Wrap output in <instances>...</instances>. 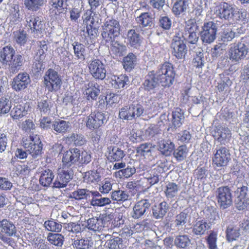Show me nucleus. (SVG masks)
<instances>
[{
  "label": "nucleus",
  "instance_id": "nucleus-1",
  "mask_svg": "<svg viewBox=\"0 0 249 249\" xmlns=\"http://www.w3.org/2000/svg\"><path fill=\"white\" fill-rule=\"evenodd\" d=\"M80 149L77 148H71L63 153L62 165L58 170L60 184L59 187L66 186L72 179L73 169L78 165Z\"/></svg>",
  "mask_w": 249,
  "mask_h": 249
},
{
  "label": "nucleus",
  "instance_id": "nucleus-2",
  "mask_svg": "<svg viewBox=\"0 0 249 249\" xmlns=\"http://www.w3.org/2000/svg\"><path fill=\"white\" fill-rule=\"evenodd\" d=\"M216 17L221 20L231 21L234 23L245 24L248 22L246 18L247 12L240 11L232 4L221 2L214 9Z\"/></svg>",
  "mask_w": 249,
  "mask_h": 249
},
{
  "label": "nucleus",
  "instance_id": "nucleus-3",
  "mask_svg": "<svg viewBox=\"0 0 249 249\" xmlns=\"http://www.w3.org/2000/svg\"><path fill=\"white\" fill-rule=\"evenodd\" d=\"M0 62L3 66H8L9 71L14 74L21 69L24 58L21 54H16L13 47L7 45L0 50Z\"/></svg>",
  "mask_w": 249,
  "mask_h": 249
},
{
  "label": "nucleus",
  "instance_id": "nucleus-4",
  "mask_svg": "<svg viewBox=\"0 0 249 249\" xmlns=\"http://www.w3.org/2000/svg\"><path fill=\"white\" fill-rule=\"evenodd\" d=\"M121 25L119 21L111 18L105 20L102 26L101 36L106 43H112L120 35Z\"/></svg>",
  "mask_w": 249,
  "mask_h": 249
},
{
  "label": "nucleus",
  "instance_id": "nucleus-5",
  "mask_svg": "<svg viewBox=\"0 0 249 249\" xmlns=\"http://www.w3.org/2000/svg\"><path fill=\"white\" fill-rule=\"evenodd\" d=\"M158 80L164 88H169L173 85L176 73L173 64L168 61L161 64L155 71Z\"/></svg>",
  "mask_w": 249,
  "mask_h": 249
},
{
  "label": "nucleus",
  "instance_id": "nucleus-6",
  "mask_svg": "<svg viewBox=\"0 0 249 249\" xmlns=\"http://www.w3.org/2000/svg\"><path fill=\"white\" fill-rule=\"evenodd\" d=\"M21 144L34 158L42 154L43 144L39 136L37 134L33 133L24 136L21 139Z\"/></svg>",
  "mask_w": 249,
  "mask_h": 249
},
{
  "label": "nucleus",
  "instance_id": "nucleus-7",
  "mask_svg": "<svg viewBox=\"0 0 249 249\" xmlns=\"http://www.w3.org/2000/svg\"><path fill=\"white\" fill-rule=\"evenodd\" d=\"M249 53V48L243 42L231 44L228 50L229 59L232 62L238 63L243 60Z\"/></svg>",
  "mask_w": 249,
  "mask_h": 249
},
{
  "label": "nucleus",
  "instance_id": "nucleus-8",
  "mask_svg": "<svg viewBox=\"0 0 249 249\" xmlns=\"http://www.w3.org/2000/svg\"><path fill=\"white\" fill-rule=\"evenodd\" d=\"M44 84L48 91L53 92L60 89L62 79L58 72L53 69H48L44 76Z\"/></svg>",
  "mask_w": 249,
  "mask_h": 249
},
{
  "label": "nucleus",
  "instance_id": "nucleus-9",
  "mask_svg": "<svg viewBox=\"0 0 249 249\" xmlns=\"http://www.w3.org/2000/svg\"><path fill=\"white\" fill-rule=\"evenodd\" d=\"M215 196L217 203L221 209H227L232 204L231 190L228 186H221L217 188Z\"/></svg>",
  "mask_w": 249,
  "mask_h": 249
},
{
  "label": "nucleus",
  "instance_id": "nucleus-10",
  "mask_svg": "<svg viewBox=\"0 0 249 249\" xmlns=\"http://www.w3.org/2000/svg\"><path fill=\"white\" fill-rule=\"evenodd\" d=\"M231 160L230 151L225 147L217 148L213 151L212 164L215 167L226 166Z\"/></svg>",
  "mask_w": 249,
  "mask_h": 249
},
{
  "label": "nucleus",
  "instance_id": "nucleus-11",
  "mask_svg": "<svg viewBox=\"0 0 249 249\" xmlns=\"http://www.w3.org/2000/svg\"><path fill=\"white\" fill-rule=\"evenodd\" d=\"M105 114L99 110H94L87 116L86 121V127L90 130L100 129L106 123Z\"/></svg>",
  "mask_w": 249,
  "mask_h": 249
},
{
  "label": "nucleus",
  "instance_id": "nucleus-12",
  "mask_svg": "<svg viewBox=\"0 0 249 249\" xmlns=\"http://www.w3.org/2000/svg\"><path fill=\"white\" fill-rule=\"evenodd\" d=\"M31 83L30 77L26 72H21L14 77L11 81L12 89L16 92H20L27 88Z\"/></svg>",
  "mask_w": 249,
  "mask_h": 249
},
{
  "label": "nucleus",
  "instance_id": "nucleus-13",
  "mask_svg": "<svg viewBox=\"0 0 249 249\" xmlns=\"http://www.w3.org/2000/svg\"><path fill=\"white\" fill-rule=\"evenodd\" d=\"M89 71L96 79L103 80L106 76V69L102 61L98 59L91 60L89 64Z\"/></svg>",
  "mask_w": 249,
  "mask_h": 249
},
{
  "label": "nucleus",
  "instance_id": "nucleus-14",
  "mask_svg": "<svg viewBox=\"0 0 249 249\" xmlns=\"http://www.w3.org/2000/svg\"><path fill=\"white\" fill-rule=\"evenodd\" d=\"M172 54L177 59H182L187 53V48L184 40L180 36L176 35L174 36L171 45Z\"/></svg>",
  "mask_w": 249,
  "mask_h": 249
},
{
  "label": "nucleus",
  "instance_id": "nucleus-15",
  "mask_svg": "<svg viewBox=\"0 0 249 249\" xmlns=\"http://www.w3.org/2000/svg\"><path fill=\"white\" fill-rule=\"evenodd\" d=\"M217 28L213 21L204 23L201 32V37L203 42L211 43L216 37Z\"/></svg>",
  "mask_w": 249,
  "mask_h": 249
},
{
  "label": "nucleus",
  "instance_id": "nucleus-16",
  "mask_svg": "<svg viewBox=\"0 0 249 249\" xmlns=\"http://www.w3.org/2000/svg\"><path fill=\"white\" fill-rule=\"evenodd\" d=\"M27 26L35 36L41 35L44 31L45 24L40 17L35 15L31 16L29 20L27 19Z\"/></svg>",
  "mask_w": 249,
  "mask_h": 249
},
{
  "label": "nucleus",
  "instance_id": "nucleus-17",
  "mask_svg": "<svg viewBox=\"0 0 249 249\" xmlns=\"http://www.w3.org/2000/svg\"><path fill=\"white\" fill-rule=\"evenodd\" d=\"M124 38L126 40L127 45L135 49L141 46L143 39L139 31L134 29L127 31Z\"/></svg>",
  "mask_w": 249,
  "mask_h": 249
},
{
  "label": "nucleus",
  "instance_id": "nucleus-18",
  "mask_svg": "<svg viewBox=\"0 0 249 249\" xmlns=\"http://www.w3.org/2000/svg\"><path fill=\"white\" fill-rule=\"evenodd\" d=\"M159 84L160 81L158 80L155 71L153 70L149 71L145 76L142 85L145 91L150 92L154 91Z\"/></svg>",
  "mask_w": 249,
  "mask_h": 249
},
{
  "label": "nucleus",
  "instance_id": "nucleus-19",
  "mask_svg": "<svg viewBox=\"0 0 249 249\" xmlns=\"http://www.w3.org/2000/svg\"><path fill=\"white\" fill-rule=\"evenodd\" d=\"M100 92L99 86L96 83L90 82L84 86L83 94L89 101L96 100Z\"/></svg>",
  "mask_w": 249,
  "mask_h": 249
},
{
  "label": "nucleus",
  "instance_id": "nucleus-20",
  "mask_svg": "<svg viewBox=\"0 0 249 249\" xmlns=\"http://www.w3.org/2000/svg\"><path fill=\"white\" fill-rule=\"evenodd\" d=\"M49 4V10L51 16L56 19L62 17V15L65 13L66 9L64 0H50Z\"/></svg>",
  "mask_w": 249,
  "mask_h": 249
},
{
  "label": "nucleus",
  "instance_id": "nucleus-21",
  "mask_svg": "<svg viewBox=\"0 0 249 249\" xmlns=\"http://www.w3.org/2000/svg\"><path fill=\"white\" fill-rule=\"evenodd\" d=\"M212 133L214 139L221 143H224L231 135L230 130L228 127L222 126H215Z\"/></svg>",
  "mask_w": 249,
  "mask_h": 249
},
{
  "label": "nucleus",
  "instance_id": "nucleus-22",
  "mask_svg": "<svg viewBox=\"0 0 249 249\" xmlns=\"http://www.w3.org/2000/svg\"><path fill=\"white\" fill-rule=\"evenodd\" d=\"M107 158L110 162H118L122 160L125 156V152L118 146L108 147Z\"/></svg>",
  "mask_w": 249,
  "mask_h": 249
},
{
  "label": "nucleus",
  "instance_id": "nucleus-23",
  "mask_svg": "<svg viewBox=\"0 0 249 249\" xmlns=\"http://www.w3.org/2000/svg\"><path fill=\"white\" fill-rule=\"evenodd\" d=\"M229 73L225 71L219 74L220 80L217 83L216 88L219 92L227 91L232 84V81L230 79Z\"/></svg>",
  "mask_w": 249,
  "mask_h": 249
},
{
  "label": "nucleus",
  "instance_id": "nucleus-24",
  "mask_svg": "<svg viewBox=\"0 0 249 249\" xmlns=\"http://www.w3.org/2000/svg\"><path fill=\"white\" fill-rule=\"evenodd\" d=\"M185 117L183 111L179 107H177L172 112L171 122L172 127L178 128L182 124Z\"/></svg>",
  "mask_w": 249,
  "mask_h": 249
},
{
  "label": "nucleus",
  "instance_id": "nucleus-25",
  "mask_svg": "<svg viewBox=\"0 0 249 249\" xmlns=\"http://www.w3.org/2000/svg\"><path fill=\"white\" fill-rule=\"evenodd\" d=\"M149 206L150 204L147 200H142L138 202L133 208V217L137 219L141 217Z\"/></svg>",
  "mask_w": 249,
  "mask_h": 249
},
{
  "label": "nucleus",
  "instance_id": "nucleus-26",
  "mask_svg": "<svg viewBox=\"0 0 249 249\" xmlns=\"http://www.w3.org/2000/svg\"><path fill=\"white\" fill-rule=\"evenodd\" d=\"M168 208L167 203L164 201L155 204L152 208L153 216L157 219L163 217L166 213Z\"/></svg>",
  "mask_w": 249,
  "mask_h": 249
},
{
  "label": "nucleus",
  "instance_id": "nucleus-27",
  "mask_svg": "<svg viewBox=\"0 0 249 249\" xmlns=\"http://www.w3.org/2000/svg\"><path fill=\"white\" fill-rule=\"evenodd\" d=\"M0 231L7 236H11L16 233L15 225L7 219H3L0 222Z\"/></svg>",
  "mask_w": 249,
  "mask_h": 249
},
{
  "label": "nucleus",
  "instance_id": "nucleus-28",
  "mask_svg": "<svg viewBox=\"0 0 249 249\" xmlns=\"http://www.w3.org/2000/svg\"><path fill=\"white\" fill-rule=\"evenodd\" d=\"M175 148L174 143L170 140H162L159 142V150L166 156H170Z\"/></svg>",
  "mask_w": 249,
  "mask_h": 249
},
{
  "label": "nucleus",
  "instance_id": "nucleus-29",
  "mask_svg": "<svg viewBox=\"0 0 249 249\" xmlns=\"http://www.w3.org/2000/svg\"><path fill=\"white\" fill-rule=\"evenodd\" d=\"M188 1L189 0H176L172 8L173 14L176 16H178L185 12L188 7Z\"/></svg>",
  "mask_w": 249,
  "mask_h": 249
},
{
  "label": "nucleus",
  "instance_id": "nucleus-30",
  "mask_svg": "<svg viewBox=\"0 0 249 249\" xmlns=\"http://www.w3.org/2000/svg\"><path fill=\"white\" fill-rule=\"evenodd\" d=\"M179 190L180 186L178 184L173 182H169L165 186L164 192L167 198L172 199L177 196Z\"/></svg>",
  "mask_w": 249,
  "mask_h": 249
},
{
  "label": "nucleus",
  "instance_id": "nucleus-31",
  "mask_svg": "<svg viewBox=\"0 0 249 249\" xmlns=\"http://www.w3.org/2000/svg\"><path fill=\"white\" fill-rule=\"evenodd\" d=\"M87 227L88 229L95 231H101L104 227V220L100 217L89 218L88 220Z\"/></svg>",
  "mask_w": 249,
  "mask_h": 249
},
{
  "label": "nucleus",
  "instance_id": "nucleus-32",
  "mask_svg": "<svg viewBox=\"0 0 249 249\" xmlns=\"http://www.w3.org/2000/svg\"><path fill=\"white\" fill-rule=\"evenodd\" d=\"M27 114V110L24 106L18 104L15 106L10 112V116L14 120H19Z\"/></svg>",
  "mask_w": 249,
  "mask_h": 249
},
{
  "label": "nucleus",
  "instance_id": "nucleus-33",
  "mask_svg": "<svg viewBox=\"0 0 249 249\" xmlns=\"http://www.w3.org/2000/svg\"><path fill=\"white\" fill-rule=\"evenodd\" d=\"M54 175L50 169H46L43 171L39 178V182L40 184L44 187L50 186L53 179Z\"/></svg>",
  "mask_w": 249,
  "mask_h": 249
},
{
  "label": "nucleus",
  "instance_id": "nucleus-34",
  "mask_svg": "<svg viewBox=\"0 0 249 249\" xmlns=\"http://www.w3.org/2000/svg\"><path fill=\"white\" fill-rule=\"evenodd\" d=\"M136 56L132 53H129L124 57L123 65L124 68L127 71H130L134 69L136 61Z\"/></svg>",
  "mask_w": 249,
  "mask_h": 249
},
{
  "label": "nucleus",
  "instance_id": "nucleus-35",
  "mask_svg": "<svg viewBox=\"0 0 249 249\" xmlns=\"http://www.w3.org/2000/svg\"><path fill=\"white\" fill-rule=\"evenodd\" d=\"M155 145L151 142H145L138 145L136 148V153L138 156L145 157L151 153Z\"/></svg>",
  "mask_w": 249,
  "mask_h": 249
},
{
  "label": "nucleus",
  "instance_id": "nucleus-36",
  "mask_svg": "<svg viewBox=\"0 0 249 249\" xmlns=\"http://www.w3.org/2000/svg\"><path fill=\"white\" fill-rule=\"evenodd\" d=\"M73 53L77 59L84 60L85 59V46L82 43L75 41L72 44Z\"/></svg>",
  "mask_w": 249,
  "mask_h": 249
},
{
  "label": "nucleus",
  "instance_id": "nucleus-37",
  "mask_svg": "<svg viewBox=\"0 0 249 249\" xmlns=\"http://www.w3.org/2000/svg\"><path fill=\"white\" fill-rule=\"evenodd\" d=\"M209 228L207 222L204 220H201L196 221L194 225L193 231L196 235H201L204 234Z\"/></svg>",
  "mask_w": 249,
  "mask_h": 249
},
{
  "label": "nucleus",
  "instance_id": "nucleus-38",
  "mask_svg": "<svg viewBox=\"0 0 249 249\" xmlns=\"http://www.w3.org/2000/svg\"><path fill=\"white\" fill-rule=\"evenodd\" d=\"M52 127L56 133L64 134L67 131L69 127V122L57 119L53 122Z\"/></svg>",
  "mask_w": 249,
  "mask_h": 249
},
{
  "label": "nucleus",
  "instance_id": "nucleus-39",
  "mask_svg": "<svg viewBox=\"0 0 249 249\" xmlns=\"http://www.w3.org/2000/svg\"><path fill=\"white\" fill-rule=\"evenodd\" d=\"M188 150L186 145H181L174 150L173 156L178 161L183 160L187 157Z\"/></svg>",
  "mask_w": 249,
  "mask_h": 249
},
{
  "label": "nucleus",
  "instance_id": "nucleus-40",
  "mask_svg": "<svg viewBox=\"0 0 249 249\" xmlns=\"http://www.w3.org/2000/svg\"><path fill=\"white\" fill-rule=\"evenodd\" d=\"M136 20L137 23L142 27L150 26L152 24V18L148 12L142 13Z\"/></svg>",
  "mask_w": 249,
  "mask_h": 249
},
{
  "label": "nucleus",
  "instance_id": "nucleus-41",
  "mask_svg": "<svg viewBox=\"0 0 249 249\" xmlns=\"http://www.w3.org/2000/svg\"><path fill=\"white\" fill-rule=\"evenodd\" d=\"M136 173V169L134 167H130L128 166L123 169L119 170L114 173L115 177L123 178H128L131 177Z\"/></svg>",
  "mask_w": 249,
  "mask_h": 249
},
{
  "label": "nucleus",
  "instance_id": "nucleus-42",
  "mask_svg": "<svg viewBox=\"0 0 249 249\" xmlns=\"http://www.w3.org/2000/svg\"><path fill=\"white\" fill-rule=\"evenodd\" d=\"M131 105L126 106L121 108L119 111V117L123 120H132L134 119V112Z\"/></svg>",
  "mask_w": 249,
  "mask_h": 249
},
{
  "label": "nucleus",
  "instance_id": "nucleus-43",
  "mask_svg": "<svg viewBox=\"0 0 249 249\" xmlns=\"http://www.w3.org/2000/svg\"><path fill=\"white\" fill-rule=\"evenodd\" d=\"M113 85L116 89L124 88L129 82V78L125 74H121L119 76L114 75L112 78Z\"/></svg>",
  "mask_w": 249,
  "mask_h": 249
},
{
  "label": "nucleus",
  "instance_id": "nucleus-44",
  "mask_svg": "<svg viewBox=\"0 0 249 249\" xmlns=\"http://www.w3.org/2000/svg\"><path fill=\"white\" fill-rule=\"evenodd\" d=\"M240 229L232 225L229 226L226 231V237L228 241L235 240L240 236Z\"/></svg>",
  "mask_w": 249,
  "mask_h": 249
},
{
  "label": "nucleus",
  "instance_id": "nucleus-45",
  "mask_svg": "<svg viewBox=\"0 0 249 249\" xmlns=\"http://www.w3.org/2000/svg\"><path fill=\"white\" fill-rule=\"evenodd\" d=\"M67 139L71 143H73L77 146H82L86 142V140L84 136L81 134L72 133L67 137Z\"/></svg>",
  "mask_w": 249,
  "mask_h": 249
},
{
  "label": "nucleus",
  "instance_id": "nucleus-46",
  "mask_svg": "<svg viewBox=\"0 0 249 249\" xmlns=\"http://www.w3.org/2000/svg\"><path fill=\"white\" fill-rule=\"evenodd\" d=\"M128 195L124 191L115 190L112 192L111 198L113 201H116L118 204H121L127 200Z\"/></svg>",
  "mask_w": 249,
  "mask_h": 249
},
{
  "label": "nucleus",
  "instance_id": "nucleus-47",
  "mask_svg": "<svg viewBox=\"0 0 249 249\" xmlns=\"http://www.w3.org/2000/svg\"><path fill=\"white\" fill-rule=\"evenodd\" d=\"M47 239L51 244L61 247L63 244L64 237L61 234L49 233L47 236Z\"/></svg>",
  "mask_w": 249,
  "mask_h": 249
},
{
  "label": "nucleus",
  "instance_id": "nucleus-48",
  "mask_svg": "<svg viewBox=\"0 0 249 249\" xmlns=\"http://www.w3.org/2000/svg\"><path fill=\"white\" fill-rule=\"evenodd\" d=\"M53 102L49 99L41 100L38 102L37 109L44 113H50L51 108L53 106Z\"/></svg>",
  "mask_w": 249,
  "mask_h": 249
},
{
  "label": "nucleus",
  "instance_id": "nucleus-49",
  "mask_svg": "<svg viewBox=\"0 0 249 249\" xmlns=\"http://www.w3.org/2000/svg\"><path fill=\"white\" fill-rule=\"evenodd\" d=\"M44 3V0H24L25 7L29 10L36 11Z\"/></svg>",
  "mask_w": 249,
  "mask_h": 249
},
{
  "label": "nucleus",
  "instance_id": "nucleus-50",
  "mask_svg": "<svg viewBox=\"0 0 249 249\" xmlns=\"http://www.w3.org/2000/svg\"><path fill=\"white\" fill-rule=\"evenodd\" d=\"M12 107L11 101L5 97L0 98V114H5L8 113Z\"/></svg>",
  "mask_w": 249,
  "mask_h": 249
},
{
  "label": "nucleus",
  "instance_id": "nucleus-51",
  "mask_svg": "<svg viewBox=\"0 0 249 249\" xmlns=\"http://www.w3.org/2000/svg\"><path fill=\"white\" fill-rule=\"evenodd\" d=\"M44 227L48 231L52 232H59L62 230L61 224L57 223L53 220L46 221L44 224Z\"/></svg>",
  "mask_w": 249,
  "mask_h": 249
},
{
  "label": "nucleus",
  "instance_id": "nucleus-52",
  "mask_svg": "<svg viewBox=\"0 0 249 249\" xmlns=\"http://www.w3.org/2000/svg\"><path fill=\"white\" fill-rule=\"evenodd\" d=\"M217 234L212 231L206 238V242L209 249H218L217 246Z\"/></svg>",
  "mask_w": 249,
  "mask_h": 249
},
{
  "label": "nucleus",
  "instance_id": "nucleus-53",
  "mask_svg": "<svg viewBox=\"0 0 249 249\" xmlns=\"http://www.w3.org/2000/svg\"><path fill=\"white\" fill-rule=\"evenodd\" d=\"M198 27L194 19H190L185 22L183 35H187L190 33L197 32Z\"/></svg>",
  "mask_w": 249,
  "mask_h": 249
},
{
  "label": "nucleus",
  "instance_id": "nucleus-54",
  "mask_svg": "<svg viewBox=\"0 0 249 249\" xmlns=\"http://www.w3.org/2000/svg\"><path fill=\"white\" fill-rule=\"evenodd\" d=\"M100 176L97 171H89L86 172L84 176V180L88 183H92L99 181Z\"/></svg>",
  "mask_w": 249,
  "mask_h": 249
},
{
  "label": "nucleus",
  "instance_id": "nucleus-55",
  "mask_svg": "<svg viewBox=\"0 0 249 249\" xmlns=\"http://www.w3.org/2000/svg\"><path fill=\"white\" fill-rule=\"evenodd\" d=\"M113 43H111V49L112 53L116 56L120 57L123 56L126 50V46L117 42H115L114 44Z\"/></svg>",
  "mask_w": 249,
  "mask_h": 249
},
{
  "label": "nucleus",
  "instance_id": "nucleus-56",
  "mask_svg": "<svg viewBox=\"0 0 249 249\" xmlns=\"http://www.w3.org/2000/svg\"><path fill=\"white\" fill-rule=\"evenodd\" d=\"M188 213L183 211L175 216L174 223L177 227L183 226L186 224L188 220Z\"/></svg>",
  "mask_w": 249,
  "mask_h": 249
},
{
  "label": "nucleus",
  "instance_id": "nucleus-57",
  "mask_svg": "<svg viewBox=\"0 0 249 249\" xmlns=\"http://www.w3.org/2000/svg\"><path fill=\"white\" fill-rule=\"evenodd\" d=\"M90 241L88 238L77 239L73 242V246L77 249H88L91 246Z\"/></svg>",
  "mask_w": 249,
  "mask_h": 249
},
{
  "label": "nucleus",
  "instance_id": "nucleus-58",
  "mask_svg": "<svg viewBox=\"0 0 249 249\" xmlns=\"http://www.w3.org/2000/svg\"><path fill=\"white\" fill-rule=\"evenodd\" d=\"M14 40L20 45H24L27 41V34L23 30H19L14 32Z\"/></svg>",
  "mask_w": 249,
  "mask_h": 249
},
{
  "label": "nucleus",
  "instance_id": "nucleus-59",
  "mask_svg": "<svg viewBox=\"0 0 249 249\" xmlns=\"http://www.w3.org/2000/svg\"><path fill=\"white\" fill-rule=\"evenodd\" d=\"M190 240L186 235H178L176 237L174 243L179 248H185L188 245Z\"/></svg>",
  "mask_w": 249,
  "mask_h": 249
},
{
  "label": "nucleus",
  "instance_id": "nucleus-60",
  "mask_svg": "<svg viewBox=\"0 0 249 249\" xmlns=\"http://www.w3.org/2000/svg\"><path fill=\"white\" fill-rule=\"evenodd\" d=\"M80 224L76 223L75 222H71L68 223L65 226V229L70 232H71L73 233H81L83 231V229L82 228Z\"/></svg>",
  "mask_w": 249,
  "mask_h": 249
},
{
  "label": "nucleus",
  "instance_id": "nucleus-61",
  "mask_svg": "<svg viewBox=\"0 0 249 249\" xmlns=\"http://www.w3.org/2000/svg\"><path fill=\"white\" fill-rule=\"evenodd\" d=\"M172 20L168 16L160 17L159 20V25L164 30H169L172 26Z\"/></svg>",
  "mask_w": 249,
  "mask_h": 249
},
{
  "label": "nucleus",
  "instance_id": "nucleus-62",
  "mask_svg": "<svg viewBox=\"0 0 249 249\" xmlns=\"http://www.w3.org/2000/svg\"><path fill=\"white\" fill-rule=\"evenodd\" d=\"M91 160V155L86 151L81 152L80 150L79 160L78 161V165L83 166L84 164H87Z\"/></svg>",
  "mask_w": 249,
  "mask_h": 249
},
{
  "label": "nucleus",
  "instance_id": "nucleus-63",
  "mask_svg": "<svg viewBox=\"0 0 249 249\" xmlns=\"http://www.w3.org/2000/svg\"><path fill=\"white\" fill-rule=\"evenodd\" d=\"M111 203L110 199L108 197H102V196L96 199L92 198L90 201L91 204L93 206L103 207Z\"/></svg>",
  "mask_w": 249,
  "mask_h": 249
},
{
  "label": "nucleus",
  "instance_id": "nucleus-64",
  "mask_svg": "<svg viewBox=\"0 0 249 249\" xmlns=\"http://www.w3.org/2000/svg\"><path fill=\"white\" fill-rule=\"evenodd\" d=\"M204 60L203 53L201 52H199L194 57L193 60V65L194 67L196 68H202L204 66Z\"/></svg>",
  "mask_w": 249,
  "mask_h": 249
}]
</instances>
